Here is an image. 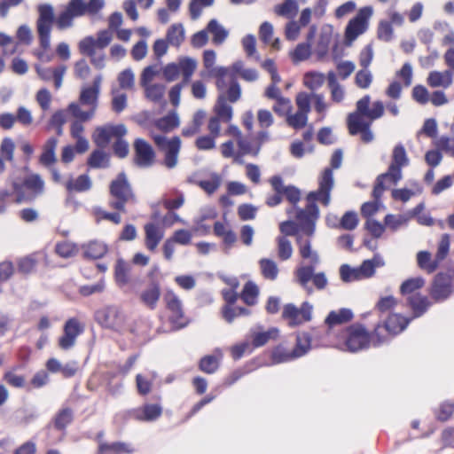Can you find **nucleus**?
Segmentation results:
<instances>
[{"label":"nucleus","mask_w":454,"mask_h":454,"mask_svg":"<svg viewBox=\"0 0 454 454\" xmlns=\"http://www.w3.org/2000/svg\"><path fill=\"white\" fill-rule=\"evenodd\" d=\"M334 186L333 172L330 168H325L318 178V189L310 192L307 195L308 204L305 208L296 207L295 222L301 228V232L311 238L316 231V223L319 218V208L316 201H319L327 207L331 201V192Z\"/></svg>","instance_id":"nucleus-1"},{"label":"nucleus","mask_w":454,"mask_h":454,"mask_svg":"<svg viewBox=\"0 0 454 454\" xmlns=\"http://www.w3.org/2000/svg\"><path fill=\"white\" fill-rule=\"evenodd\" d=\"M300 254L303 259H310L309 265L298 267L294 272L295 280L299 286L308 294H313L314 290L309 286L311 280L317 290H324L328 285V279L324 272L315 273L316 266L320 259L316 251L311 250L310 238L304 239L303 235H298L296 239Z\"/></svg>","instance_id":"nucleus-2"},{"label":"nucleus","mask_w":454,"mask_h":454,"mask_svg":"<svg viewBox=\"0 0 454 454\" xmlns=\"http://www.w3.org/2000/svg\"><path fill=\"white\" fill-rule=\"evenodd\" d=\"M38 18L36 20V32L38 35L41 51H37L35 55L38 59L49 62L52 55L46 53L51 48V32L54 23V9L50 4H42L37 6Z\"/></svg>","instance_id":"nucleus-3"},{"label":"nucleus","mask_w":454,"mask_h":454,"mask_svg":"<svg viewBox=\"0 0 454 454\" xmlns=\"http://www.w3.org/2000/svg\"><path fill=\"white\" fill-rule=\"evenodd\" d=\"M109 194V207L119 212H126V204L137 202L135 192L124 171L111 181Z\"/></svg>","instance_id":"nucleus-4"},{"label":"nucleus","mask_w":454,"mask_h":454,"mask_svg":"<svg viewBox=\"0 0 454 454\" xmlns=\"http://www.w3.org/2000/svg\"><path fill=\"white\" fill-rule=\"evenodd\" d=\"M410 320L399 314L389 315L382 325H376L372 333V346L377 348L387 343L393 336L402 333L407 327Z\"/></svg>","instance_id":"nucleus-5"},{"label":"nucleus","mask_w":454,"mask_h":454,"mask_svg":"<svg viewBox=\"0 0 454 454\" xmlns=\"http://www.w3.org/2000/svg\"><path fill=\"white\" fill-rule=\"evenodd\" d=\"M44 182L39 175L34 174L26 177L21 183H13V192L17 195V200L31 201L43 194Z\"/></svg>","instance_id":"nucleus-6"},{"label":"nucleus","mask_w":454,"mask_h":454,"mask_svg":"<svg viewBox=\"0 0 454 454\" xmlns=\"http://www.w3.org/2000/svg\"><path fill=\"white\" fill-rule=\"evenodd\" d=\"M153 139L158 149L164 153V165L168 168H174L178 162V154L181 148V139L175 136L168 139L163 135H155Z\"/></svg>","instance_id":"nucleus-7"},{"label":"nucleus","mask_w":454,"mask_h":454,"mask_svg":"<svg viewBox=\"0 0 454 454\" xmlns=\"http://www.w3.org/2000/svg\"><path fill=\"white\" fill-rule=\"evenodd\" d=\"M372 6H364L359 9L356 15L351 19L345 28V39L349 43L364 34L369 26V20L372 16Z\"/></svg>","instance_id":"nucleus-8"},{"label":"nucleus","mask_w":454,"mask_h":454,"mask_svg":"<svg viewBox=\"0 0 454 454\" xmlns=\"http://www.w3.org/2000/svg\"><path fill=\"white\" fill-rule=\"evenodd\" d=\"M372 333H369L362 325H352L348 328V336L345 341L347 349L350 352L363 350L372 344Z\"/></svg>","instance_id":"nucleus-9"},{"label":"nucleus","mask_w":454,"mask_h":454,"mask_svg":"<svg viewBox=\"0 0 454 454\" xmlns=\"http://www.w3.org/2000/svg\"><path fill=\"white\" fill-rule=\"evenodd\" d=\"M85 15L84 0H70L65 10L61 12L57 18L54 17V22L59 30H64L73 27L75 18Z\"/></svg>","instance_id":"nucleus-10"},{"label":"nucleus","mask_w":454,"mask_h":454,"mask_svg":"<svg viewBox=\"0 0 454 454\" xmlns=\"http://www.w3.org/2000/svg\"><path fill=\"white\" fill-rule=\"evenodd\" d=\"M96 321L105 328L119 331L124 325L125 317L119 307L106 306L95 313Z\"/></svg>","instance_id":"nucleus-11"},{"label":"nucleus","mask_w":454,"mask_h":454,"mask_svg":"<svg viewBox=\"0 0 454 454\" xmlns=\"http://www.w3.org/2000/svg\"><path fill=\"white\" fill-rule=\"evenodd\" d=\"M410 160L403 144H397L392 153V160L386 174L389 175V179L396 184L403 177L402 168L408 166Z\"/></svg>","instance_id":"nucleus-12"},{"label":"nucleus","mask_w":454,"mask_h":454,"mask_svg":"<svg viewBox=\"0 0 454 454\" xmlns=\"http://www.w3.org/2000/svg\"><path fill=\"white\" fill-rule=\"evenodd\" d=\"M451 282H454V271L450 274L438 273L434 279L431 288V296L436 301L448 299L453 293Z\"/></svg>","instance_id":"nucleus-13"},{"label":"nucleus","mask_w":454,"mask_h":454,"mask_svg":"<svg viewBox=\"0 0 454 454\" xmlns=\"http://www.w3.org/2000/svg\"><path fill=\"white\" fill-rule=\"evenodd\" d=\"M134 163L137 167L147 168L153 165L155 153L149 143L142 138H137L134 142Z\"/></svg>","instance_id":"nucleus-14"},{"label":"nucleus","mask_w":454,"mask_h":454,"mask_svg":"<svg viewBox=\"0 0 454 454\" xmlns=\"http://www.w3.org/2000/svg\"><path fill=\"white\" fill-rule=\"evenodd\" d=\"M347 124L349 134L356 136L361 134V139L364 143H370L374 139V135L370 129L371 122L360 120L356 114H348Z\"/></svg>","instance_id":"nucleus-15"},{"label":"nucleus","mask_w":454,"mask_h":454,"mask_svg":"<svg viewBox=\"0 0 454 454\" xmlns=\"http://www.w3.org/2000/svg\"><path fill=\"white\" fill-rule=\"evenodd\" d=\"M164 300L168 309L171 312L170 321L177 325L178 327L185 326L186 323L184 322L183 305L178 296L172 290H168L164 295Z\"/></svg>","instance_id":"nucleus-16"},{"label":"nucleus","mask_w":454,"mask_h":454,"mask_svg":"<svg viewBox=\"0 0 454 454\" xmlns=\"http://www.w3.org/2000/svg\"><path fill=\"white\" fill-rule=\"evenodd\" d=\"M162 407L157 403H146L142 407L128 411L129 418L137 421H154L160 417Z\"/></svg>","instance_id":"nucleus-17"},{"label":"nucleus","mask_w":454,"mask_h":454,"mask_svg":"<svg viewBox=\"0 0 454 454\" xmlns=\"http://www.w3.org/2000/svg\"><path fill=\"white\" fill-rule=\"evenodd\" d=\"M113 39V35L109 30H100L97 34V38L91 35L86 36L82 39L78 43V48H84L86 51L91 54V49H105L107 47Z\"/></svg>","instance_id":"nucleus-18"},{"label":"nucleus","mask_w":454,"mask_h":454,"mask_svg":"<svg viewBox=\"0 0 454 454\" xmlns=\"http://www.w3.org/2000/svg\"><path fill=\"white\" fill-rule=\"evenodd\" d=\"M160 297V286L156 281H152L141 293V301L150 309H154Z\"/></svg>","instance_id":"nucleus-19"},{"label":"nucleus","mask_w":454,"mask_h":454,"mask_svg":"<svg viewBox=\"0 0 454 454\" xmlns=\"http://www.w3.org/2000/svg\"><path fill=\"white\" fill-rule=\"evenodd\" d=\"M145 246L150 251H154L164 237V231L155 223H148L145 225Z\"/></svg>","instance_id":"nucleus-20"},{"label":"nucleus","mask_w":454,"mask_h":454,"mask_svg":"<svg viewBox=\"0 0 454 454\" xmlns=\"http://www.w3.org/2000/svg\"><path fill=\"white\" fill-rule=\"evenodd\" d=\"M427 82L432 88H449L453 82L452 71H432L429 73L427 78Z\"/></svg>","instance_id":"nucleus-21"},{"label":"nucleus","mask_w":454,"mask_h":454,"mask_svg":"<svg viewBox=\"0 0 454 454\" xmlns=\"http://www.w3.org/2000/svg\"><path fill=\"white\" fill-rule=\"evenodd\" d=\"M132 266L126 262L123 259L120 258L116 261L114 268V278L116 284L122 287L129 282V273Z\"/></svg>","instance_id":"nucleus-22"},{"label":"nucleus","mask_w":454,"mask_h":454,"mask_svg":"<svg viewBox=\"0 0 454 454\" xmlns=\"http://www.w3.org/2000/svg\"><path fill=\"white\" fill-rule=\"evenodd\" d=\"M214 111L216 114L215 117L223 122H229L232 119V107L227 103V98L223 94L218 96Z\"/></svg>","instance_id":"nucleus-23"},{"label":"nucleus","mask_w":454,"mask_h":454,"mask_svg":"<svg viewBox=\"0 0 454 454\" xmlns=\"http://www.w3.org/2000/svg\"><path fill=\"white\" fill-rule=\"evenodd\" d=\"M185 38V31L182 23L172 24L166 34L168 43L175 47H179Z\"/></svg>","instance_id":"nucleus-24"},{"label":"nucleus","mask_w":454,"mask_h":454,"mask_svg":"<svg viewBox=\"0 0 454 454\" xmlns=\"http://www.w3.org/2000/svg\"><path fill=\"white\" fill-rule=\"evenodd\" d=\"M74 420V411L71 408H63L54 416L52 422L55 429L65 431Z\"/></svg>","instance_id":"nucleus-25"},{"label":"nucleus","mask_w":454,"mask_h":454,"mask_svg":"<svg viewBox=\"0 0 454 454\" xmlns=\"http://www.w3.org/2000/svg\"><path fill=\"white\" fill-rule=\"evenodd\" d=\"M208 33L213 35V43L216 45L223 43L229 35V31L224 28L215 19H212L206 27Z\"/></svg>","instance_id":"nucleus-26"},{"label":"nucleus","mask_w":454,"mask_h":454,"mask_svg":"<svg viewBox=\"0 0 454 454\" xmlns=\"http://www.w3.org/2000/svg\"><path fill=\"white\" fill-rule=\"evenodd\" d=\"M353 312L349 309H340L338 311L332 310L326 317L325 323L329 326L340 325L350 321Z\"/></svg>","instance_id":"nucleus-27"},{"label":"nucleus","mask_w":454,"mask_h":454,"mask_svg":"<svg viewBox=\"0 0 454 454\" xmlns=\"http://www.w3.org/2000/svg\"><path fill=\"white\" fill-rule=\"evenodd\" d=\"M58 145L56 137H50L43 145V153L40 156V162L49 167L56 161L55 150Z\"/></svg>","instance_id":"nucleus-28"},{"label":"nucleus","mask_w":454,"mask_h":454,"mask_svg":"<svg viewBox=\"0 0 454 454\" xmlns=\"http://www.w3.org/2000/svg\"><path fill=\"white\" fill-rule=\"evenodd\" d=\"M311 348V336L309 333H301L296 336V345L292 350L293 356L299 358L306 355Z\"/></svg>","instance_id":"nucleus-29"},{"label":"nucleus","mask_w":454,"mask_h":454,"mask_svg":"<svg viewBox=\"0 0 454 454\" xmlns=\"http://www.w3.org/2000/svg\"><path fill=\"white\" fill-rule=\"evenodd\" d=\"M299 11L297 0H285L281 4L274 7V12L278 16L286 19H294Z\"/></svg>","instance_id":"nucleus-30"},{"label":"nucleus","mask_w":454,"mask_h":454,"mask_svg":"<svg viewBox=\"0 0 454 454\" xmlns=\"http://www.w3.org/2000/svg\"><path fill=\"white\" fill-rule=\"evenodd\" d=\"M408 302L415 317L422 316L430 306L427 297L420 294L411 295L408 298Z\"/></svg>","instance_id":"nucleus-31"},{"label":"nucleus","mask_w":454,"mask_h":454,"mask_svg":"<svg viewBox=\"0 0 454 454\" xmlns=\"http://www.w3.org/2000/svg\"><path fill=\"white\" fill-rule=\"evenodd\" d=\"M91 186V179L87 174L81 175L75 179H70L66 184L67 191L76 192H87Z\"/></svg>","instance_id":"nucleus-32"},{"label":"nucleus","mask_w":454,"mask_h":454,"mask_svg":"<svg viewBox=\"0 0 454 454\" xmlns=\"http://www.w3.org/2000/svg\"><path fill=\"white\" fill-rule=\"evenodd\" d=\"M418 266L427 273L434 272L439 267L436 258L432 259V255L428 251H419L417 254Z\"/></svg>","instance_id":"nucleus-33"},{"label":"nucleus","mask_w":454,"mask_h":454,"mask_svg":"<svg viewBox=\"0 0 454 454\" xmlns=\"http://www.w3.org/2000/svg\"><path fill=\"white\" fill-rule=\"evenodd\" d=\"M145 89V98L153 103H166L164 101V94L166 86L162 83H153L143 87Z\"/></svg>","instance_id":"nucleus-34"},{"label":"nucleus","mask_w":454,"mask_h":454,"mask_svg":"<svg viewBox=\"0 0 454 454\" xmlns=\"http://www.w3.org/2000/svg\"><path fill=\"white\" fill-rule=\"evenodd\" d=\"M180 124L179 116L176 111L169 112L164 117L156 121V127L164 132H169L177 128Z\"/></svg>","instance_id":"nucleus-35"},{"label":"nucleus","mask_w":454,"mask_h":454,"mask_svg":"<svg viewBox=\"0 0 454 454\" xmlns=\"http://www.w3.org/2000/svg\"><path fill=\"white\" fill-rule=\"evenodd\" d=\"M87 164L91 168H106L110 166L109 155L103 150H94L88 158Z\"/></svg>","instance_id":"nucleus-36"},{"label":"nucleus","mask_w":454,"mask_h":454,"mask_svg":"<svg viewBox=\"0 0 454 454\" xmlns=\"http://www.w3.org/2000/svg\"><path fill=\"white\" fill-rule=\"evenodd\" d=\"M327 83L331 90V98L333 102L340 103L344 98V90L342 86L338 82L336 74L333 71H330L327 74Z\"/></svg>","instance_id":"nucleus-37"},{"label":"nucleus","mask_w":454,"mask_h":454,"mask_svg":"<svg viewBox=\"0 0 454 454\" xmlns=\"http://www.w3.org/2000/svg\"><path fill=\"white\" fill-rule=\"evenodd\" d=\"M278 329L272 327L266 332L254 333L252 334V344L254 348L264 346L270 339L275 340L278 336Z\"/></svg>","instance_id":"nucleus-38"},{"label":"nucleus","mask_w":454,"mask_h":454,"mask_svg":"<svg viewBox=\"0 0 454 454\" xmlns=\"http://www.w3.org/2000/svg\"><path fill=\"white\" fill-rule=\"evenodd\" d=\"M258 294V286L254 282L248 281L243 287L241 299L247 305L253 306L257 301Z\"/></svg>","instance_id":"nucleus-39"},{"label":"nucleus","mask_w":454,"mask_h":454,"mask_svg":"<svg viewBox=\"0 0 454 454\" xmlns=\"http://www.w3.org/2000/svg\"><path fill=\"white\" fill-rule=\"evenodd\" d=\"M112 137L110 125H106L96 129L93 135V141L98 147L105 148L109 144Z\"/></svg>","instance_id":"nucleus-40"},{"label":"nucleus","mask_w":454,"mask_h":454,"mask_svg":"<svg viewBox=\"0 0 454 454\" xmlns=\"http://www.w3.org/2000/svg\"><path fill=\"white\" fill-rule=\"evenodd\" d=\"M410 220L407 215L387 214L384 218V224L392 231H396L401 227L405 226Z\"/></svg>","instance_id":"nucleus-41"},{"label":"nucleus","mask_w":454,"mask_h":454,"mask_svg":"<svg viewBox=\"0 0 454 454\" xmlns=\"http://www.w3.org/2000/svg\"><path fill=\"white\" fill-rule=\"evenodd\" d=\"M325 76L323 73L310 71L304 74V85L311 90L319 89L325 82Z\"/></svg>","instance_id":"nucleus-42"},{"label":"nucleus","mask_w":454,"mask_h":454,"mask_svg":"<svg viewBox=\"0 0 454 454\" xmlns=\"http://www.w3.org/2000/svg\"><path fill=\"white\" fill-rule=\"evenodd\" d=\"M261 272L262 276L270 280H275L278 275V268L277 263L270 259H261L259 261Z\"/></svg>","instance_id":"nucleus-43"},{"label":"nucleus","mask_w":454,"mask_h":454,"mask_svg":"<svg viewBox=\"0 0 454 454\" xmlns=\"http://www.w3.org/2000/svg\"><path fill=\"white\" fill-rule=\"evenodd\" d=\"M286 199L293 205L290 208L286 209L287 215H292L301 200V191L294 185H287L283 194Z\"/></svg>","instance_id":"nucleus-44"},{"label":"nucleus","mask_w":454,"mask_h":454,"mask_svg":"<svg viewBox=\"0 0 454 454\" xmlns=\"http://www.w3.org/2000/svg\"><path fill=\"white\" fill-rule=\"evenodd\" d=\"M278 256L282 261H286L292 257L293 247L290 240L285 236L277 238Z\"/></svg>","instance_id":"nucleus-45"},{"label":"nucleus","mask_w":454,"mask_h":454,"mask_svg":"<svg viewBox=\"0 0 454 454\" xmlns=\"http://www.w3.org/2000/svg\"><path fill=\"white\" fill-rule=\"evenodd\" d=\"M107 252V247L98 241H92L88 244L84 254L86 257L92 259H99L103 257Z\"/></svg>","instance_id":"nucleus-46"},{"label":"nucleus","mask_w":454,"mask_h":454,"mask_svg":"<svg viewBox=\"0 0 454 454\" xmlns=\"http://www.w3.org/2000/svg\"><path fill=\"white\" fill-rule=\"evenodd\" d=\"M99 93L90 87L83 88L81 91L79 101L82 105L94 106V109L98 106V99Z\"/></svg>","instance_id":"nucleus-47"},{"label":"nucleus","mask_w":454,"mask_h":454,"mask_svg":"<svg viewBox=\"0 0 454 454\" xmlns=\"http://www.w3.org/2000/svg\"><path fill=\"white\" fill-rule=\"evenodd\" d=\"M237 144L242 155L250 154L256 157L261 151L259 145L255 144L254 139L250 141L247 138L239 137Z\"/></svg>","instance_id":"nucleus-48"},{"label":"nucleus","mask_w":454,"mask_h":454,"mask_svg":"<svg viewBox=\"0 0 454 454\" xmlns=\"http://www.w3.org/2000/svg\"><path fill=\"white\" fill-rule=\"evenodd\" d=\"M113 451L115 454L131 453L133 450L127 443L116 442L113 443H102L99 445V452Z\"/></svg>","instance_id":"nucleus-49"},{"label":"nucleus","mask_w":454,"mask_h":454,"mask_svg":"<svg viewBox=\"0 0 454 454\" xmlns=\"http://www.w3.org/2000/svg\"><path fill=\"white\" fill-rule=\"evenodd\" d=\"M287 124L294 129H301L307 125L308 114L297 111L294 114L290 113L286 116Z\"/></svg>","instance_id":"nucleus-50"},{"label":"nucleus","mask_w":454,"mask_h":454,"mask_svg":"<svg viewBox=\"0 0 454 454\" xmlns=\"http://www.w3.org/2000/svg\"><path fill=\"white\" fill-rule=\"evenodd\" d=\"M425 285V279L422 277L411 278L403 282L400 287L402 294H411L420 289Z\"/></svg>","instance_id":"nucleus-51"},{"label":"nucleus","mask_w":454,"mask_h":454,"mask_svg":"<svg viewBox=\"0 0 454 454\" xmlns=\"http://www.w3.org/2000/svg\"><path fill=\"white\" fill-rule=\"evenodd\" d=\"M14 150L15 144L11 137L3 138L0 145V154L1 156L9 162L14 160Z\"/></svg>","instance_id":"nucleus-52"},{"label":"nucleus","mask_w":454,"mask_h":454,"mask_svg":"<svg viewBox=\"0 0 454 454\" xmlns=\"http://www.w3.org/2000/svg\"><path fill=\"white\" fill-rule=\"evenodd\" d=\"M340 276L341 280L346 283L362 279L358 267L351 268L348 264L340 266Z\"/></svg>","instance_id":"nucleus-53"},{"label":"nucleus","mask_w":454,"mask_h":454,"mask_svg":"<svg viewBox=\"0 0 454 454\" xmlns=\"http://www.w3.org/2000/svg\"><path fill=\"white\" fill-rule=\"evenodd\" d=\"M311 55V47L308 43L297 44L294 51L291 53L294 62H301L308 59Z\"/></svg>","instance_id":"nucleus-54"},{"label":"nucleus","mask_w":454,"mask_h":454,"mask_svg":"<svg viewBox=\"0 0 454 454\" xmlns=\"http://www.w3.org/2000/svg\"><path fill=\"white\" fill-rule=\"evenodd\" d=\"M197 184L207 194H213L221 185V177L218 174L213 173L210 180H200Z\"/></svg>","instance_id":"nucleus-55"},{"label":"nucleus","mask_w":454,"mask_h":454,"mask_svg":"<svg viewBox=\"0 0 454 454\" xmlns=\"http://www.w3.org/2000/svg\"><path fill=\"white\" fill-rule=\"evenodd\" d=\"M358 224L357 214L355 211H347L340 220L339 225L340 229L352 231Z\"/></svg>","instance_id":"nucleus-56"},{"label":"nucleus","mask_w":454,"mask_h":454,"mask_svg":"<svg viewBox=\"0 0 454 454\" xmlns=\"http://www.w3.org/2000/svg\"><path fill=\"white\" fill-rule=\"evenodd\" d=\"M218 366L219 361L213 355L205 356L200 361V369L206 373H214L218 369Z\"/></svg>","instance_id":"nucleus-57"},{"label":"nucleus","mask_w":454,"mask_h":454,"mask_svg":"<svg viewBox=\"0 0 454 454\" xmlns=\"http://www.w3.org/2000/svg\"><path fill=\"white\" fill-rule=\"evenodd\" d=\"M450 246V237L449 234H443L441 237V239L438 243L437 252L435 254V258L437 262L440 263L442 260L446 258L449 254Z\"/></svg>","instance_id":"nucleus-58"},{"label":"nucleus","mask_w":454,"mask_h":454,"mask_svg":"<svg viewBox=\"0 0 454 454\" xmlns=\"http://www.w3.org/2000/svg\"><path fill=\"white\" fill-rule=\"evenodd\" d=\"M118 82L121 89H132L135 84V75L130 68L124 69L118 75Z\"/></svg>","instance_id":"nucleus-59"},{"label":"nucleus","mask_w":454,"mask_h":454,"mask_svg":"<svg viewBox=\"0 0 454 454\" xmlns=\"http://www.w3.org/2000/svg\"><path fill=\"white\" fill-rule=\"evenodd\" d=\"M93 214L97 217V221L104 219L111 221L115 224H119L121 221V215L118 212H106L99 207H93Z\"/></svg>","instance_id":"nucleus-60"},{"label":"nucleus","mask_w":454,"mask_h":454,"mask_svg":"<svg viewBox=\"0 0 454 454\" xmlns=\"http://www.w3.org/2000/svg\"><path fill=\"white\" fill-rule=\"evenodd\" d=\"M370 102L371 97L369 95L364 96L356 102V110L349 114H356L360 120H364V117L368 118Z\"/></svg>","instance_id":"nucleus-61"},{"label":"nucleus","mask_w":454,"mask_h":454,"mask_svg":"<svg viewBox=\"0 0 454 454\" xmlns=\"http://www.w3.org/2000/svg\"><path fill=\"white\" fill-rule=\"evenodd\" d=\"M55 251L59 256L69 258L76 253V246L69 241H62L56 245Z\"/></svg>","instance_id":"nucleus-62"},{"label":"nucleus","mask_w":454,"mask_h":454,"mask_svg":"<svg viewBox=\"0 0 454 454\" xmlns=\"http://www.w3.org/2000/svg\"><path fill=\"white\" fill-rule=\"evenodd\" d=\"M279 231L282 234L285 235V237L296 236L297 238L298 235H301V228L295 222L292 220L282 222L279 225ZM301 235L303 234L301 233Z\"/></svg>","instance_id":"nucleus-63"},{"label":"nucleus","mask_w":454,"mask_h":454,"mask_svg":"<svg viewBox=\"0 0 454 454\" xmlns=\"http://www.w3.org/2000/svg\"><path fill=\"white\" fill-rule=\"evenodd\" d=\"M372 82V73L367 69L364 68L358 71L356 74V84L362 89H367L370 87Z\"/></svg>","instance_id":"nucleus-64"}]
</instances>
